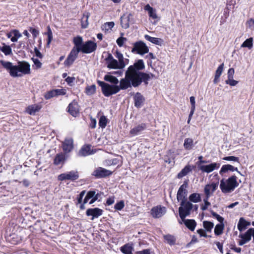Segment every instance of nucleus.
Masks as SVG:
<instances>
[{
  "label": "nucleus",
  "instance_id": "f257e3e1",
  "mask_svg": "<svg viewBox=\"0 0 254 254\" xmlns=\"http://www.w3.org/2000/svg\"><path fill=\"white\" fill-rule=\"evenodd\" d=\"M145 68V64L143 60H138L133 65H129L127 68L131 84L135 88L139 86L142 83L147 86L151 79H158L156 76L152 73L141 71Z\"/></svg>",
  "mask_w": 254,
  "mask_h": 254
},
{
  "label": "nucleus",
  "instance_id": "f03ea898",
  "mask_svg": "<svg viewBox=\"0 0 254 254\" xmlns=\"http://www.w3.org/2000/svg\"><path fill=\"white\" fill-rule=\"evenodd\" d=\"M97 83L101 87L102 92L105 97H109L113 94H117L121 90H126L132 87L127 70L125 72V78L120 80L119 85H111L99 80L97 81Z\"/></svg>",
  "mask_w": 254,
  "mask_h": 254
},
{
  "label": "nucleus",
  "instance_id": "7ed1b4c3",
  "mask_svg": "<svg viewBox=\"0 0 254 254\" xmlns=\"http://www.w3.org/2000/svg\"><path fill=\"white\" fill-rule=\"evenodd\" d=\"M2 66L9 70V74L12 77H21L22 75L30 73V65L26 61H20L17 65H13L11 62L0 61Z\"/></svg>",
  "mask_w": 254,
  "mask_h": 254
},
{
  "label": "nucleus",
  "instance_id": "20e7f679",
  "mask_svg": "<svg viewBox=\"0 0 254 254\" xmlns=\"http://www.w3.org/2000/svg\"><path fill=\"white\" fill-rule=\"evenodd\" d=\"M73 43L79 52H81L84 54L91 53L97 49V44L95 42L88 40L83 43L82 38L80 36L73 38Z\"/></svg>",
  "mask_w": 254,
  "mask_h": 254
},
{
  "label": "nucleus",
  "instance_id": "39448f33",
  "mask_svg": "<svg viewBox=\"0 0 254 254\" xmlns=\"http://www.w3.org/2000/svg\"><path fill=\"white\" fill-rule=\"evenodd\" d=\"M237 177L233 175L226 181L222 179L220 181V188L223 193H226L233 191L239 186Z\"/></svg>",
  "mask_w": 254,
  "mask_h": 254
},
{
  "label": "nucleus",
  "instance_id": "423d86ee",
  "mask_svg": "<svg viewBox=\"0 0 254 254\" xmlns=\"http://www.w3.org/2000/svg\"><path fill=\"white\" fill-rule=\"evenodd\" d=\"M181 205L179 208V216L182 220H185L186 216L189 215L193 208V204L187 200L181 201Z\"/></svg>",
  "mask_w": 254,
  "mask_h": 254
},
{
  "label": "nucleus",
  "instance_id": "0eeeda50",
  "mask_svg": "<svg viewBox=\"0 0 254 254\" xmlns=\"http://www.w3.org/2000/svg\"><path fill=\"white\" fill-rule=\"evenodd\" d=\"M131 52L142 55L148 53L149 49L144 42L138 41L133 44V47L131 50Z\"/></svg>",
  "mask_w": 254,
  "mask_h": 254
},
{
  "label": "nucleus",
  "instance_id": "6e6552de",
  "mask_svg": "<svg viewBox=\"0 0 254 254\" xmlns=\"http://www.w3.org/2000/svg\"><path fill=\"white\" fill-rule=\"evenodd\" d=\"M66 94V90L62 87L61 89H55L47 91L44 94V97L45 99L48 100L59 96H64Z\"/></svg>",
  "mask_w": 254,
  "mask_h": 254
},
{
  "label": "nucleus",
  "instance_id": "1a4fd4ad",
  "mask_svg": "<svg viewBox=\"0 0 254 254\" xmlns=\"http://www.w3.org/2000/svg\"><path fill=\"white\" fill-rule=\"evenodd\" d=\"M166 212V207L161 205H158L153 207L150 210L151 216L155 219L162 217Z\"/></svg>",
  "mask_w": 254,
  "mask_h": 254
},
{
  "label": "nucleus",
  "instance_id": "9d476101",
  "mask_svg": "<svg viewBox=\"0 0 254 254\" xmlns=\"http://www.w3.org/2000/svg\"><path fill=\"white\" fill-rule=\"evenodd\" d=\"M79 53V52L77 50L76 48L74 45V47L67 56L66 59L64 62L65 66L70 67L77 59Z\"/></svg>",
  "mask_w": 254,
  "mask_h": 254
},
{
  "label": "nucleus",
  "instance_id": "9b49d317",
  "mask_svg": "<svg viewBox=\"0 0 254 254\" xmlns=\"http://www.w3.org/2000/svg\"><path fill=\"white\" fill-rule=\"evenodd\" d=\"M79 178V174L77 171H71L66 173H63L58 176V180L61 181L64 180H70L75 181Z\"/></svg>",
  "mask_w": 254,
  "mask_h": 254
},
{
  "label": "nucleus",
  "instance_id": "f8f14e48",
  "mask_svg": "<svg viewBox=\"0 0 254 254\" xmlns=\"http://www.w3.org/2000/svg\"><path fill=\"white\" fill-rule=\"evenodd\" d=\"M113 172L102 167H98L92 173V175L97 179L106 178L111 176Z\"/></svg>",
  "mask_w": 254,
  "mask_h": 254
},
{
  "label": "nucleus",
  "instance_id": "ddd939ff",
  "mask_svg": "<svg viewBox=\"0 0 254 254\" xmlns=\"http://www.w3.org/2000/svg\"><path fill=\"white\" fill-rule=\"evenodd\" d=\"M66 111L74 117H76L79 115V105L76 100H73L68 104L66 108Z\"/></svg>",
  "mask_w": 254,
  "mask_h": 254
},
{
  "label": "nucleus",
  "instance_id": "4468645a",
  "mask_svg": "<svg viewBox=\"0 0 254 254\" xmlns=\"http://www.w3.org/2000/svg\"><path fill=\"white\" fill-rule=\"evenodd\" d=\"M188 181H185L184 184L179 188L177 194V199L178 201H182L183 200L184 201L187 200L186 197L187 196V190L186 189L188 187Z\"/></svg>",
  "mask_w": 254,
  "mask_h": 254
},
{
  "label": "nucleus",
  "instance_id": "2eb2a0df",
  "mask_svg": "<svg viewBox=\"0 0 254 254\" xmlns=\"http://www.w3.org/2000/svg\"><path fill=\"white\" fill-rule=\"evenodd\" d=\"M218 182H213L210 184L206 185L204 189V191L206 197H210L211 194L214 192L218 188Z\"/></svg>",
  "mask_w": 254,
  "mask_h": 254
},
{
  "label": "nucleus",
  "instance_id": "dca6fc26",
  "mask_svg": "<svg viewBox=\"0 0 254 254\" xmlns=\"http://www.w3.org/2000/svg\"><path fill=\"white\" fill-rule=\"evenodd\" d=\"M103 210L99 208H88L86 211V214L88 216H91V220L95 218H98L103 214Z\"/></svg>",
  "mask_w": 254,
  "mask_h": 254
},
{
  "label": "nucleus",
  "instance_id": "f3484780",
  "mask_svg": "<svg viewBox=\"0 0 254 254\" xmlns=\"http://www.w3.org/2000/svg\"><path fill=\"white\" fill-rule=\"evenodd\" d=\"M91 145L90 144L84 145L79 150L78 156L80 157L86 156L95 153V151L91 149Z\"/></svg>",
  "mask_w": 254,
  "mask_h": 254
},
{
  "label": "nucleus",
  "instance_id": "a211bd4d",
  "mask_svg": "<svg viewBox=\"0 0 254 254\" xmlns=\"http://www.w3.org/2000/svg\"><path fill=\"white\" fill-rule=\"evenodd\" d=\"M220 167V164L212 163L207 165H202L199 167V169L203 172L209 173Z\"/></svg>",
  "mask_w": 254,
  "mask_h": 254
},
{
  "label": "nucleus",
  "instance_id": "6ab92c4d",
  "mask_svg": "<svg viewBox=\"0 0 254 254\" xmlns=\"http://www.w3.org/2000/svg\"><path fill=\"white\" fill-rule=\"evenodd\" d=\"M134 106L137 108H140L143 105L145 98L140 92H136L133 96Z\"/></svg>",
  "mask_w": 254,
  "mask_h": 254
},
{
  "label": "nucleus",
  "instance_id": "aec40b11",
  "mask_svg": "<svg viewBox=\"0 0 254 254\" xmlns=\"http://www.w3.org/2000/svg\"><path fill=\"white\" fill-rule=\"evenodd\" d=\"M63 151L67 153L70 152L73 148V141L72 138H66L63 142Z\"/></svg>",
  "mask_w": 254,
  "mask_h": 254
},
{
  "label": "nucleus",
  "instance_id": "412c9836",
  "mask_svg": "<svg viewBox=\"0 0 254 254\" xmlns=\"http://www.w3.org/2000/svg\"><path fill=\"white\" fill-rule=\"evenodd\" d=\"M146 128V125L145 123H141L131 128L129 131V134L131 136H135L140 134Z\"/></svg>",
  "mask_w": 254,
  "mask_h": 254
},
{
  "label": "nucleus",
  "instance_id": "4be33fe9",
  "mask_svg": "<svg viewBox=\"0 0 254 254\" xmlns=\"http://www.w3.org/2000/svg\"><path fill=\"white\" fill-rule=\"evenodd\" d=\"M195 166L187 164L185 167L178 174L177 178L179 179H182L184 177L187 175L189 173L194 169Z\"/></svg>",
  "mask_w": 254,
  "mask_h": 254
},
{
  "label": "nucleus",
  "instance_id": "5701e85b",
  "mask_svg": "<svg viewBox=\"0 0 254 254\" xmlns=\"http://www.w3.org/2000/svg\"><path fill=\"white\" fill-rule=\"evenodd\" d=\"M42 108V106L41 104H32L26 108V112L30 115H35L36 113L39 112Z\"/></svg>",
  "mask_w": 254,
  "mask_h": 254
},
{
  "label": "nucleus",
  "instance_id": "b1692460",
  "mask_svg": "<svg viewBox=\"0 0 254 254\" xmlns=\"http://www.w3.org/2000/svg\"><path fill=\"white\" fill-rule=\"evenodd\" d=\"M250 225V222L247 221L243 217H241L238 223L237 228L239 231L242 232L246 229Z\"/></svg>",
  "mask_w": 254,
  "mask_h": 254
},
{
  "label": "nucleus",
  "instance_id": "393cba45",
  "mask_svg": "<svg viewBox=\"0 0 254 254\" xmlns=\"http://www.w3.org/2000/svg\"><path fill=\"white\" fill-rule=\"evenodd\" d=\"M224 66V63L221 64L220 65H219L215 71V76L213 79V83L215 84H217L219 82L220 77L223 71Z\"/></svg>",
  "mask_w": 254,
  "mask_h": 254
},
{
  "label": "nucleus",
  "instance_id": "a878e982",
  "mask_svg": "<svg viewBox=\"0 0 254 254\" xmlns=\"http://www.w3.org/2000/svg\"><path fill=\"white\" fill-rule=\"evenodd\" d=\"M65 160L66 156L64 153H58L56 155L53 163L55 165H58L61 163H64Z\"/></svg>",
  "mask_w": 254,
  "mask_h": 254
},
{
  "label": "nucleus",
  "instance_id": "bb28decb",
  "mask_svg": "<svg viewBox=\"0 0 254 254\" xmlns=\"http://www.w3.org/2000/svg\"><path fill=\"white\" fill-rule=\"evenodd\" d=\"M131 16V14H129L127 15H124L121 17V24L123 28L127 29L129 26V18L130 16Z\"/></svg>",
  "mask_w": 254,
  "mask_h": 254
},
{
  "label": "nucleus",
  "instance_id": "cd10ccee",
  "mask_svg": "<svg viewBox=\"0 0 254 254\" xmlns=\"http://www.w3.org/2000/svg\"><path fill=\"white\" fill-rule=\"evenodd\" d=\"M90 16V13L88 12H85L83 13L82 17L81 19V26L82 28H86L88 27V18Z\"/></svg>",
  "mask_w": 254,
  "mask_h": 254
},
{
  "label": "nucleus",
  "instance_id": "c85d7f7f",
  "mask_svg": "<svg viewBox=\"0 0 254 254\" xmlns=\"http://www.w3.org/2000/svg\"><path fill=\"white\" fill-rule=\"evenodd\" d=\"M144 9L145 11H148V15L150 17H151L153 19H156L157 18L156 10L150 6L149 4H147L146 5H145Z\"/></svg>",
  "mask_w": 254,
  "mask_h": 254
},
{
  "label": "nucleus",
  "instance_id": "c756f323",
  "mask_svg": "<svg viewBox=\"0 0 254 254\" xmlns=\"http://www.w3.org/2000/svg\"><path fill=\"white\" fill-rule=\"evenodd\" d=\"M228 171H231L232 172L236 171L239 173H240L239 171H238V168L237 167H235L233 166L230 164L223 165L221 168L219 173L220 174H222L223 173H225Z\"/></svg>",
  "mask_w": 254,
  "mask_h": 254
},
{
  "label": "nucleus",
  "instance_id": "7c9ffc66",
  "mask_svg": "<svg viewBox=\"0 0 254 254\" xmlns=\"http://www.w3.org/2000/svg\"><path fill=\"white\" fill-rule=\"evenodd\" d=\"M186 226L190 231H193L196 226V223L193 219H187L184 220Z\"/></svg>",
  "mask_w": 254,
  "mask_h": 254
},
{
  "label": "nucleus",
  "instance_id": "2f4dec72",
  "mask_svg": "<svg viewBox=\"0 0 254 254\" xmlns=\"http://www.w3.org/2000/svg\"><path fill=\"white\" fill-rule=\"evenodd\" d=\"M194 146L193 139L191 138H187L184 140V147L187 150L192 149Z\"/></svg>",
  "mask_w": 254,
  "mask_h": 254
},
{
  "label": "nucleus",
  "instance_id": "473e14b6",
  "mask_svg": "<svg viewBox=\"0 0 254 254\" xmlns=\"http://www.w3.org/2000/svg\"><path fill=\"white\" fill-rule=\"evenodd\" d=\"M163 238L165 242L171 246L174 245L176 244V239L173 235L167 234L164 235Z\"/></svg>",
  "mask_w": 254,
  "mask_h": 254
},
{
  "label": "nucleus",
  "instance_id": "72a5a7b5",
  "mask_svg": "<svg viewBox=\"0 0 254 254\" xmlns=\"http://www.w3.org/2000/svg\"><path fill=\"white\" fill-rule=\"evenodd\" d=\"M145 38L147 41L157 45H161L162 40L160 38L152 37L148 35H145Z\"/></svg>",
  "mask_w": 254,
  "mask_h": 254
},
{
  "label": "nucleus",
  "instance_id": "f704fd0d",
  "mask_svg": "<svg viewBox=\"0 0 254 254\" xmlns=\"http://www.w3.org/2000/svg\"><path fill=\"white\" fill-rule=\"evenodd\" d=\"M2 46L0 47V50L5 56L10 55L12 54L11 48L9 46L5 45V43H2Z\"/></svg>",
  "mask_w": 254,
  "mask_h": 254
},
{
  "label": "nucleus",
  "instance_id": "c9c22d12",
  "mask_svg": "<svg viewBox=\"0 0 254 254\" xmlns=\"http://www.w3.org/2000/svg\"><path fill=\"white\" fill-rule=\"evenodd\" d=\"M104 79L105 81L114 84V85H117L119 82L118 79L116 77L111 75L107 74L105 75Z\"/></svg>",
  "mask_w": 254,
  "mask_h": 254
},
{
  "label": "nucleus",
  "instance_id": "e433bc0d",
  "mask_svg": "<svg viewBox=\"0 0 254 254\" xmlns=\"http://www.w3.org/2000/svg\"><path fill=\"white\" fill-rule=\"evenodd\" d=\"M132 247L129 245L128 244H127L124 245L121 248V252L124 254H132Z\"/></svg>",
  "mask_w": 254,
  "mask_h": 254
},
{
  "label": "nucleus",
  "instance_id": "4c0bfd02",
  "mask_svg": "<svg viewBox=\"0 0 254 254\" xmlns=\"http://www.w3.org/2000/svg\"><path fill=\"white\" fill-rule=\"evenodd\" d=\"M96 91V87L95 84L90 86H87L85 89V93L87 95H92L94 94Z\"/></svg>",
  "mask_w": 254,
  "mask_h": 254
},
{
  "label": "nucleus",
  "instance_id": "58836bf2",
  "mask_svg": "<svg viewBox=\"0 0 254 254\" xmlns=\"http://www.w3.org/2000/svg\"><path fill=\"white\" fill-rule=\"evenodd\" d=\"M224 224H218L215 226L214 233L216 236H219L223 233L224 229Z\"/></svg>",
  "mask_w": 254,
  "mask_h": 254
},
{
  "label": "nucleus",
  "instance_id": "ea45409f",
  "mask_svg": "<svg viewBox=\"0 0 254 254\" xmlns=\"http://www.w3.org/2000/svg\"><path fill=\"white\" fill-rule=\"evenodd\" d=\"M253 38L252 37L246 39L241 45V47L243 48H248L249 49H252L253 47Z\"/></svg>",
  "mask_w": 254,
  "mask_h": 254
},
{
  "label": "nucleus",
  "instance_id": "a19ab883",
  "mask_svg": "<svg viewBox=\"0 0 254 254\" xmlns=\"http://www.w3.org/2000/svg\"><path fill=\"white\" fill-rule=\"evenodd\" d=\"M189 199L194 203L198 202L201 201L200 195L199 193H193L190 195Z\"/></svg>",
  "mask_w": 254,
  "mask_h": 254
},
{
  "label": "nucleus",
  "instance_id": "79ce46f5",
  "mask_svg": "<svg viewBox=\"0 0 254 254\" xmlns=\"http://www.w3.org/2000/svg\"><path fill=\"white\" fill-rule=\"evenodd\" d=\"M203 226L207 232H211L214 227V224L210 221H204L203 222Z\"/></svg>",
  "mask_w": 254,
  "mask_h": 254
},
{
  "label": "nucleus",
  "instance_id": "37998d69",
  "mask_svg": "<svg viewBox=\"0 0 254 254\" xmlns=\"http://www.w3.org/2000/svg\"><path fill=\"white\" fill-rule=\"evenodd\" d=\"M107 66L110 69H119L118 62L115 60H112L107 63Z\"/></svg>",
  "mask_w": 254,
  "mask_h": 254
},
{
  "label": "nucleus",
  "instance_id": "c03bdc74",
  "mask_svg": "<svg viewBox=\"0 0 254 254\" xmlns=\"http://www.w3.org/2000/svg\"><path fill=\"white\" fill-rule=\"evenodd\" d=\"M96 193L95 190L88 191L84 199V203H86L90 199L94 196Z\"/></svg>",
  "mask_w": 254,
  "mask_h": 254
},
{
  "label": "nucleus",
  "instance_id": "a18cd8bd",
  "mask_svg": "<svg viewBox=\"0 0 254 254\" xmlns=\"http://www.w3.org/2000/svg\"><path fill=\"white\" fill-rule=\"evenodd\" d=\"M108 119L105 116H102L99 121V126L102 128H105L107 124Z\"/></svg>",
  "mask_w": 254,
  "mask_h": 254
},
{
  "label": "nucleus",
  "instance_id": "49530a36",
  "mask_svg": "<svg viewBox=\"0 0 254 254\" xmlns=\"http://www.w3.org/2000/svg\"><path fill=\"white\" fill-rule=\"evenodd\" d=\"M211 215L214 218H215L220 223V224H224V218L218 214L216 212H214L213 210L210 211Z\"/></svg>",
  "mask_w": 254,
  "mask_h": 254
},
{
  "label": "nucleus",
  "instance_id": "de8ad7c7",
  "mask_svg": "<svg viewBox=\"0 0 254 254\" xmlns=\"http://www.w3.org/2000/svg\"><path fill=\"white\" fill-rule=\"evenodd\" d=\"M32 60L34 63L33 67L34 69H37L41 67L42 64L40 62V61L38 59L32 58Z\"/></svg>",
  "mask_w": 254,
  "mask_h": 254
},
{
  "label": "nucleus",
  "instance_id": "09e8293b",
  "mask_svg": "<svg viewBox=\"0 0 254 254\" xmlns=\"http://www.w3.org/2000/svg\"><path fill=\"white\" fill-rule=\"evenodd\" d=\"M115 25L114 22H107L104 23L103 25L104 29L105 31H107L109 30H111Z\"/></svg>",
  "mask_w": 254,
  "mask_h": 254
},
{
  "label": "nucleus",
  "instance_id": "8fccbe9b",
  "mask_svg": "<svg viewBox=\"0 0 254 254\" xmlns=\"http://www.w3.org/2000/svg\"><path fill=\"white\" fill-rule=\"evenodd\" d=\"M209 197H206L204 198L203 201L204 202V204L201 205V209L202 210L204 211L208 208V207L210 205V202L208 201Z\"/></svg>",
  "mask_w": 254,
  "mask_h": 254
},
{
  "label": "nucleus",
  "instance_id": "3c124183",
  "mask_svg": "<svg viewBox=\"0 0 254 254\" xmlns=\"http://www.w3.org/2000/svg\"><path fill=\"white\" fill-rule=\"evenodd\" d=\"M125 206V203L123 200L118 202L114 206V208L117 210H121Z\"/></svg>",
  "mask_w": 254,
  "mask_h": 254
},
{
  "label": "nucleus",
  "instance_id": "603ef678",
  "mask_svg": "<svg viewBox=\"0 0 254 254\" xmlns=\"http://www.w3.org/2000/svg\"><path fill=\"white\" fill-rule=\"evenodd\" d=\"M47 35L48 36L47 44H49L51 42L53 39L52 31L49 26L48 27V31L47 33Z\"/></svg>",
  "mask_w": 254,
  "mask_h": 254
},
{
  "label": "nucleus",
  "instance_id": "864d4df0",
  "mask_svg": "<svg viewBox=\"0 0 254 254\" xmlns=\"http://www.w3.org/2000/svg\"><path fill=\"white\" fill-rule=\"evenodd\" d=\"M223 159L226 161H235L237 162H239V157L234 156L225 157L223 158Z\"/></svg>",
  "mask_w": 254,
  "mask_h": 254
},
{
  "label": "nucleus",
  "instance_id": "5fc2aeb1",
  "mask_svg": "<svg viewBox=\"0 0 254 254\" xmlns=\"http://www.w3.org/2000/svg\"><path fill=\"white\" fill-rule=\"evenodd\" d=\"M29 31L32 33L33 38H36L39 34V30L35 28L29 27Z\"/></svg>",
  "mask_w": 254,
  "mask_h": 254
},
{
  "label": "nucleus",
  "instance_id": "6e6d98bb",
  "mask_svg": "<svg viewBox=\"0 0 254 254\" xmlns=\"http://www.w3.org/2000/svg\"><path fill=\"white\" fill-rule=\"evenodd\" d=\"M127 40V38L125 37H120L117 40V43L119 47H122L124 45L125 42Z\"/></svg>",
  "mask_w": 254,
  "mask_h": 254
},
{
  "label": "nucleus",
  "instance_id": "4d7b16f0",
  "mask_svg": "<svg viewBox=\"0 0 254 254\" xmlns=\"http://www.w3.org/2000/svg\"><path fill=\"white\" fill-rule=\"evenodd\" d=\"M225 82L227 84H229L230 86H233L236 85L238 84V81L233 79V78H232V79L228 78L227 80H226L225 81Z\"/></svg>",
  "mask_w": 254,
  "mask_h": 254
},
{
  "label": "nucleus",
  "instance_id": "13d9d810",
  "mask_svg": "<svg viewBox=\"0 0 254 254\" xmlns=\"http://www.w3.org/2000/svg\"><path fill=\"white\" fill-rule=\"evenodd\" d=\"M119 159L118 158H113L108 161V164L109 165H116L119 164Z\"/></svg>",
  "mask_w": 254,
  "mask_h": 254
},
{
  "label": "nucleus",
  "instance_id": "bf43d9fd",
  "mask_svg": "<svg viewBox=\"0 0 254 254\" xmlns=\"http://www.w3.org/2000/svg\"><path fill=\"white\" fill-rule=\"evenodd\" d=\"M75 78L74 77L67 76L65 81L66 82L67 84L69 86H72V83L74 81Z\"/></svg>",
  "mask_w": 254,
  "mask_h": 254
},
{
  "label": "nucleus",
  "instance_id": "052dcab7",
  "mask_svg": "<svg viewBox=\"0 0 254 254\" xmlns=\"http://www.w3.org/2000/svg\"><path fill=\"white\" fill-rule=\"evenodd\" d=\"M85 192H86V190H82L80 193V194L78 195V196L77 197L78 203H82V198H83V196L85 194Z\"/></svg>",
  "mask_w": 254,
  "mask_h": 254
},
{
  "label": "nucleus",
  "instance_id": "680f3d73",
  "mask_svg": "<svg viewBox=\"0 0 254 254\" xmlns=\"http://www.w3.org/2000/svg\"><path fill=\"white\" fill-rule=\"evenodd\" d=\"M197 233L199 235L200 237H203L205 238H207L209 237L205 232V231L202 229H199L197 230ZM209 237H211L210 236Z\"/></svg>",
  "mask_w": 254,
  "mask_h": 254
},
{
  "label": "nucleus",
  "instance_id": "e2e57ef3",
  "mask_svg": "<svg viewBox=\"0 0 254 254\" xmlns=\"http://www.w3.org/2000/svg\"><path fill=\"white\" fill-rule=\"evenodd\" d=\"M126 64L125 63L124 58L119 59L118 66L119 69H123L125 66Z\"/></svg>",
  "mask_w": 254,
  "mask_h": 254
},
{
  "label": "nucleus",
  "instance_id": "0e129e2a",
  "mask_svg": "<svg viewBox=\"0 0 254 254\" xmlns=\"http://www.w3.org/2000/svg\"><path fill=\"white\" fill-rule=\"evenodd\" d=\"M235 70L233 68H230L228 71V79H232L234 77Z\"/></svg>",
  "mask_w": 254,
  "mask_h": 254
},
{
  "label": "nucleus",
  "instance_id": "69168bd1",
  "mask_svg": "<svg viewBox=\"0 0 254 254\" xmlns=\"http://www.w3.org/2000/svg\"><path fill=\"white\" fill-rule=\"evenodd\" d=\"M101 193V192L100 193H96L95 195H94V196H93V197H92L90 201L89 202V204H92L93 203H94L96 200H97L98 198L100 196Z\"/></svg>",
  "mask_w": 254,
  "mask_h": 254
},
{
  "label": "nucleus",
  "instance_id": "338daca9",
  "mask_svg": "<svg viewBox=\"0 0 254 254\" xmlns=\"http://www.w3.org/2000/svg\"><path fill=\"white\" fill-rule=\"evenodd\" d=\"M115 201V196H112L109 197L106 200V204L107 205H111L114 203Z\"/></svg>",
  "mask_w": 254,
  "mask_h": 254
},
{
  "label": "nucleus",
  "instance_id": "774afa93",
  "mask_svg": "<svg viewBox=\"0 0 254 254\" xmlns=\"http://www.w3.org/2000/svg\"><path fill=\"white\" fill-rule=\"evenodd\" d=\"M135 254H150V250L149 249H144L142 251L136 252Z\"/></svg>",
  "mask_w": 254,
  "mask_h": 254
}]
</instances>
